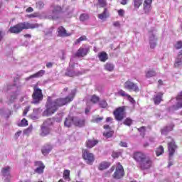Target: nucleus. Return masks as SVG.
<instances>
[{
	"mask_svg": "<svg viewBox=\"0 0 182 182\" xmlns=\"http://www.w3.org/2000/svg\"><path fill=\"white\" fill-rule=\"evenodd\" d=\"M75 95H76V90H73L70 94L65 98H58L53 100L52 97H48L46 110L43 112V116H52L53 113L58 111L59 107L65 106V105H68V103H70V102L73 100Z\"/></svg>",
	"mask_w": 182,
	"mask_h": 182,
	"instance_id": "1",
	"label": "nucleus"
},
{
	"mask_svg": "<svg viewBox=\"0 0 182 182\" xmlns=\"http://www.w3.org/2000/svg\"><path fill=\"white\" fill-rule=\"evenodd\" d=\"M36 28H39V24L23 22L10 27L9 32L10 33H21L23 29H35Z\"/></svg>",
	"mask_w": 182,
	"mask_h": 182,
	"instance_id": "2",
	"label": "nucleus"
},
{
	"mask_svg": "<svg viewBox=\"0 0 182 182\" xmlns=\"http://www.w3.org/2000/svg\"><path fill=\"white\" fill-rule=\"evenodd\" d=\"M134 159L138 163H140V166L142 170H146L151 167V160L147 158L143 152H135L134 154Z\"/></svg>",
	"mask_w": 182,
	"mask_h": 182,
	"instance_id": "3",
	"label": "nucleus"
},
{
	"mask_svg": "<svg viewBox=\"0 0 182 182\" xmlns=\"http://www.w3.org/2000/svg\"><path fill=\"white\" fill-rule=\"evenodd\" d=\"M21 87H22V84H21L19 81L16 82L13 85L7 86L8 90H11V89H14V90H16L15 92H14L9 97L8 105H11V103H14V102H15L16 97H18V95H19V90Z\"/></svg>",
	"mask_w": 182,
	"mask_h": 182,
	"instance_id": "4",
	"label": "nucleus"
},
{
	"mask_svg": "<svg viewBox=\"0 0 182 182\" xmlns=\"http://www.w3.org/2000/svg\"><path fill=\"white\" fill-rule=\"evenodd\" d=\"M168 149L169 153V161L168 167H171V166H173V161H171V160H173V156L177 149V145H176L174 140L171 139V141L168 143Z\"/></svg>",
	"mask_w": 182,
	"mask_h": 182,
	"instance_id": "5",
	"label": "nucleus"
},
{
	"mask_svg": "<svg viewBox=\"0 0 182 182\" xmlns=\"http://www.w3.org/2000/svg\"><path fill=\"white\" fill-rule=\"evenodd\" d=\"M52 15L48 16V19H59L62 15V7L60 6H51Z\"/></svg>",
	"mask_w": 182,
	"mask_h": 182,
	"instance_id": "6",
	"label": "nucleus"
},
{
	"mask_svg": "<svg viewBox=\"0 0 182 182\" xmlns=\"http://www.w3.org/2000/svg\"><path fill=\"white\" fill-rule=\"evenodd\" d=\"M124 88L126 89V90H129V92H135V93H139V92H140L139 85L132 82L130 80H128L124 83Z\"/></svg>",
	"mask_w": 182,
	"mask_h": 182,
	"instance_id": "7",
	"label": "nucleus"
},
{
	"mask_svg": "<svg viewBox=\"0 0 182 182\" xmlns=\"http://www.w3.org/2000/svg\"><path fill=\"white\" fill-rule=\"evenodd\" d=\"M113 178L116 180H120L124 177V169H123V166L120 163L117 164V166L115 169V172L112 175Z\"/></svg>",
	"mask_w": 182,
	"mask_h": 182,
	"instance_id": "8",
	"label": "nucleus"
},
{
	"mask_svg": "<svg viewBox=\"0 0 182 182\" xmlns=\"http://www.w3.org/2000/svg\"><path fill=\"white\" fill-rule=\"evenodd\" d=\"M82 157L84 160L86 161L87 164H90V166L93 164L95 156H93V154L89 152L87 149L82 151Z\"/></svg>",
	"mask_w": 182,
	"mask_h": 182,
	"instance_id": "9",
	"label": "nucleus"
},
{
	"mask_svg": "<svg viewBox=\"0 0 182 182\" xmlns=\"http://www.w3.org/2000/svg\"><path fill=\"white\" fill-rule=\"evenodd\" d=\"M33 101L32 103L33 105H36L43 99V95H42V90L40 89H36L34 90L33 94Z\"/></svg>",
	"mask_w": 182,
	"mask_h": 182,
	"instance_id": "10",
	"label": "nucleus"
},
{
	"mask_svg": "<svg viewBox=\"0 0 182 182\" xmlns=\"http://www.w3.org/2000/svg\"><path fill=\"white\" fill-rule=\"evenodd\" d=\"M1 173L4 177V182H10L11 176V166H5L1 169Z\"/></svg>",
	"mask_w": 182,
	"mask_h": 182,
	"instance_id": "11",
	"label": "nucleus"
},
{
	"mask_svg": "<svg viewBox=\"0 0 182 182\" xmlns=\"http://www.w3.org/2000/svg\"><path fill=\"white\" fill-rule=\"evenodd\" d=\"M176 105H173L169 108V112H174V110H178L182 108V92L176 97Z\"/></svg>",
	"mask_w": 182,
	"mask_h": 182,
	"instance_id": "12",
	"label": "nucleus"
},
{
	"mask_svg": "<svg viewBox=\"0 0 182 182\" xmlns=\"http://www.w3.org/2000/svg\"><path fill=\"white\" fill-rule=\"evenodd\" d=\"M34 166L36 168L34 170L35 173L37 174H43L45 171V164L41 161H37L34 162Z\"/></svg>",
	"mask_w": 182,
	"mask_h": 182,
	"instance_id": "13",
	"label": "nucleus"
},
{
	"mask_svg": "<svg viewBox=\"0 0 182 182\" xmlns=\"http://www.w3.org/2000/svg\"><path fill=\"white\" fill-rule=\"evenodd\" d=\"M114 115L115 116V119L118 121L123 120L124 117V107H121L117 108L114 112Z\"/></svg>",
	"mask_w": 182,
	"mask_h": 182,
	"instance_id": "14",
	"label": "nucleus"
},
{
	"mask_svg": "<svg viewBox=\"0 0 182 182\" xmlns=\"http://www.w3.org/2000/svg\"><path fill=\"white\" fill-rule=\"evenodd\" d=\"M149 45L151 49H154L157 46V37L153 32L149 33Z\"/></svg>",
	"mask_w": 182,
	"mask_h": 182,
	"instance_id": "15",
	"label": "nucleus"
},
{
	"mask_svg": "<svg viewBox=\"0 0 182 182\" xmlns=\"http://www.w3.org/2000/svg\"><path fill=\"white\" fill-rule=\"evenodd\" d=\"M73 69H74L73 61L70 60V68L68 69L65 75H67V76H70V77H73V76H77V75H79V73L75 72Z\"/></svg>",
	"mask_w": 182,
	"mask_h": 182,
	"instance_id": "16",
	"label": "nucleus"
},
{
	"mask_svg": "<svg viewBox=\"0 0 182 182\" xmlns=\"http://www.w3.org/2000/svg\"><path fill=\"white\" fill-rule=\"evenodd\" d=\"M151 2H153V0H144V12L146 15H149L151 11Z\"/></svg>",
	"mask_w": 182,
	"mask_h": 182,
	"instance_id": "17",
	"label": "nucleus"
},
{
	"mask_svg": "<svg viewBox=\"0 0 182 182\" xmlns=\"http://www.w3.org/2000/svg\"><path fill=\"white\" fill-rule=\"evenodd\" d=\"M89 52V48H80L75 53V56H77V58H83L87 55V53Z\"/></svg>",
	"mask_w": 182,
	"mask_h": 182,
	"instance_id": "18",
	"label": "nucleus"
},
{
	"mask_svg": "<svg viewBox=\"0 0 182 182\" xmlns=\"http://www.w3.org/2000/svg\"><path fill=\"white\" fill-rule=\"evenodd\" d=\"M74 125L77 126V127H83L85 126V119L74 117Z\"/></svg>",
	"mask_w": 182,
	"mask_h": 182,
	"instance_id": "19",
	"label": "nucleus"
},
{
	"mask_svg": "<svg viewBox=\"0 0 182 182\" xmlns=\"http://www.w3.org/2000/svg\"><path fill=\"white\" fill-rule=\"evenodd\" d=\"M109 16H110V14L109 13V10L106 8L104 9L102 13L98 14V18L101 21H106Z\"/></svg>",
	"mask_w": 182,
	"mask_h": 182,
	"instance_id": "20",
	"label": "nucleus"
},
{
	"mask_svg": "<svg viewBox=\"0 0 182 182\" xmlns=\"http://www.w3.org/2000/svg\"><path fill=\"white\" fill-rule=\"evenodd\" d=\"M72 124H75V117H68L64 122L65 127H71Z\"/></svg>",
	"mask_w": 182,
	"mask_h": 182,
	"instance_id": "21",
	"label": "nucleus"
},
{
	"mask_svg": "<svg viewBox=\"0 0 182 182\" xmlns=\"http://www.w3.org/2000/svg\"><path fill=\"white\" fill-rule=\"evenodd\" d=\"M118 95L119 96H122V97H127L128 100L131 102V103H133V102H134V100L133 99V97H132V96H130L129 94L126 93V91L123 90H119L118 91Z\"/></svg>",
	"mask_w": 182,
	"mask_h": 182,
	"instance_id": "22",
	"label": "nucleus"
},
{
	"mask_svg": "<svg viewBox=\"0 0 182 182\" xmlns=\"http://www.w3.org/2000/svg\"><path fill=\"white\" fill-rule=\"evenodd\" d=\"M153 100L154 105H159V103H161V100H163V93L159 92L155 95L153 97Z\"/></svg>",
	"mask_w": 182,
	"mask_h": 182,
	"instance_id": "23",
	"label": "nucleus"
},
{
	"mask_svg": "<svg viewBox=\"0 0 182 182\" xmlns=\"http://www.w3.org/2000/svg\"><path fill=\"white\" fill-rule=\"evenodd\" d=\"M12 114V111L11 109H0V116H3L6 119H9V116Z\"/></svg>",
	"mask_w": 182,
	"mask_h": 182,
	"instance_id": "24",
	"label": "nucleus"
},
{
	"mask_svg": "<svg viewBox=\"0 0 182 182\" xmlns=\"http://www.w3.org/2000/svg\"><path fill=\"white\" fill-rule=\"evenodd\" d=\"M182 65V50L179 51L177 58L175 61V68H178V66Z\"/></svg>",
	"mask_w": 182,
	"mask_h": 182,
	"instance_id": "25",
	"label": "nucleus"
},
{
	"mask_svg": "<svg viewBox=\"0 0 182 182\" xmlns=\"http://www.w3.org/2000/svg\"><path fill=\"white\" fill-rule=\"evenodd\" d=\"M49 133H50V127L41 125V132L40 134L41 136L45 137V136H48Z\"/></svg>",
	"mask_w": 182,
	"mask_h": 182,
	"instance_id": "26",
	"label": "nucleus"
},
{
	"mask_svg": "<svg viewBox=\"0 0 182 182\" xmlns=\"http://www.w3.org/2000/svg\"><path fill=\"white\" fill-rule=\"evenodd\" d=\"M58 33L59 36H70V33L66 32V30L65 29V28H63V26H60L58 28Z\"/></svg>",
	"mask_w": 182,
	"mask_h": 182,
	"instance_id": "27",
	"label": "nucleus"
},
{
	"mask_svg": "<svg viewBox=\"0 0 182 182\" xmlns=\"http://www.w3.org/2000/svg\"><path fill=\"white\" fill-rule=\"evenodd\" d=\"M132 5L134 6V9L137 11V9L143 5V0H132Z\"/></svg>",
	"mask_w": 182,
	"mask_h": 182,
	"instance_id": "28",
	"label": "nucleus"
},
{
	"mask_svg": "<svg viewBox=\"0 0 182 182\" xmlns=\"http://www.w3.org/2000/svg\"><path fill=\"white\" fill-rule=\"evenodd\" d=\"M43 75H45V70H41L38 73L31 75L29 77H27L26 80H29V79H33V77H41V76H43Z\"/></svg>",
	"mask_w": 182,
	"mask_h": 182,
	"instance_id": "29",
	"label": "nucleus"
},
{
	"mask_svg": "<svg viewBox=\"0 0 182 182\" xmlns=\"http://www.w3.org/2000/svg\"><path fill=\"white\" fill-rule=\"evenodd\" d=\"M51 150L52 146L46 145L42 148L41 151L44 156H46V154H49V153H50Z\"/></svg>",
	"mask_w": 182,
	"mask_h": 182,
	"instance_id": "30",
	"label": "nucleus"
},
{
	"mask_svg": "<svg viewBox=\"0 0 182 182\" xmlns=\"http://www.w3.org/2000/svg\"><path fill=\"white\" fill-rule=\"evenodd\" d=\"M98 58L101 62H106L109 59L107 53L105 52H101L98 54Z\"/></svg>",
	"mask_w": 182,
	"mask_h": 182,
	"instance_id": "31",
	"label": "nucleus"
},
{
	"mask_svg": "<svg viewBox=\"0 0 182 182\" xmlns=\"http://www.w3.org/2000/svg\"><path fill=\"white\" fill-rule=\"evenodd\" d=\"M173 127H174V125H173V124L166 126L161 130V134H167L168 133V132H171V130H173Z\"/></svg>",
	"mask_w": 182,
	"mask_h": 182,
	"instance_id": "32",
	"label": "nucleus"
},
{
	"mask_svg": "<svg viewBox=\"0 0 182 182\" xmlns=\"http://www.w3.org/2000/svg\"><path fill=\"white\" fill-rule=\"evenodd\" d=\"M110 167V163L109 162H102L100 164V166L98 167L99 170H106V168H109Z\"/></svg>",
	"mask_w": 182,
	"mask_h": 182,
	"instance_id": "33",
	"label": "nucleus"
},
{
	"mask_svg": "<svg viewBox=\"0 0 182 182\" xmlns=\"http://www.w3.org/2000/svg\"><path fill=\"white\" fill-rule=\"evenodd\" d=\"M63 178L67 181H70V171L65 169L63 172Z\"/></svg>",
	"mask_w": 182,
	"mask_h": 182,
	"instance_id": "34",
	"label": "nucleus"
},
{
	"mask_svg": "<svg viewBox=\"0 0 182 182\" xmlns=\"http://www.w3.org/2000/svg\"><path fill=\"white\" fill-rule=\"evenodd\" d=\"M97 144V141L96 140H88L86 143L87 147H88V149H92V147H95V146H96Z\"/></svg>",
	"mask_w": 182,
	"mask_h": 182,
	"instance_id": "35",
	"label": "nucleus"
},
{
	"mask_svg": "<svg viewBox=\"0 0 182 182\" xmlns=\"http://www.w3.org/2000/svg\"><path fill=\"white\" fill-rule=\"evenodd\" d=\"M52 124H53V119H47L43 124H42V126H44L46 127H50V126H52Z\"/></svg>",
	"mask_w": 182,
	"mask_h": 182,
	"instance_id": "36",
	"label": "nucleus"
},
{
	"mask_svg": "<svg viewBox=\"0 0 182 182\" xmlns=\"http://www.w3.org/2000/svg\"><path fill=\"white\" fill-rule=\"evenodd\" d=\"M105 70L112 72L114 69V65L110 63H107L105 65Z\"/></svg>",
	"mask_w": 182,
	"mask_h": 182,
	"instance_id": "37",
	"label": "nucleus"
},
{
	"mask_svg": "<svg viewBox=\"0 0 182 182\" xmlns=\"http://www.w3.org/2000/svg\"><path fill=\"white\" fill-rule=\"evenodd\" d=\"M88 99L90 100V102H92V103H97V102L100 100L99 97L95 95L89 97Z\"/></svg>",
	"mask_w": 182,
	"mask_h": 182,
	"instance_id": "38",
	"label": "nucleus"
},
{
	"mask_svg": "<svg viewBox=\"0 0 182 182\" xmlns=\"http://www.w3.org/2000/svg\"><path fill=\"white\" fill-rule=\"evenodd\" d=\"M156 71L153 70H149L146 73V77H153V76H156Z\"/></svg>",
	"mask_w": 182,
	"mask_h": 182,
	"instance_id": "39",
	"label": "nucleus"
},
{
	"mask_svg": "<svg viewBox=\"0 0 182 182\" xmlns=\"http://www.w3.org/2000/svg\"><path fill=\"white\" fill-rule=\"evenodd\" d=\"M163 153H164V148L161 146H160L159 148H157L156 151V154L157 156V157H159V156H161V154H163Z\"/></svg>",
	"mask_w": 182,
	"mask_h": 182,
	"instance_id": "40",
	"label": "nucleus"
},
{
	"mask_svg": "<svg viewBox=\"0 0 182 182\" xmlns=\"http://www.w3.org/2000/svg\"><path fill=\"white\" fill-rule=\"evenodd\" d=\"M106 5H107L106 0H98L97 6H100V8H105Z\"/></svg>",
	"mask_w": 182,
	"mask_h": 182,
	"instance_id": "41",
	"label": "nucleus"
},
{
	"mask_svg": "<svg viewBox=\"0 0 182 182\" xmlns=\"http://www.w3.org/2000/svg\"><path fill=\"white\" fill-rule=\"evenodd\" d=\"M89 19V15L87 14H82L80 16V21L81 22H85V21H87Z\"/></svg>",
	"mask_w": 182,
	"mask_h": 182,
	"instance_id": "42",
	"label": "nucleus"
},
{
	"mask_svg": "<svg viewBox=\"0 0 182 182\" xmlns=\"http://www.w3.org/2000/svg\"><path fill=\"white\" fill-rule=\"evenodd\" d=\"M36 6L37 9H43V6H45V3L42 1H38L36 4Z\"/></svg>",
	"mask_w": 182,
	"mask_h": 182,
	"instance_id": "43",
	"label": "nucleus"
},
{
	"mask_svg": "<svg viewBox=\"0 0 182 182\" xmlns=\"http://www.w3.org/2000/svg\"><path fill=\"white\" fill-rule=\"evenodd\" d=\"M86 39H87L86 36H82L75 41V45H79V43H80L83 41H86Z\"/></svg>",
	"mask_w": 182,
	"mask_h": 182,
	"instance_id": "44",
	"label": "nucleus"
},
{
	"mask_svg": "<svg viewBox=\"0 0 182 182\" xmlns=\"http://www.w3.org/2000/svg\"><path fill=\"white\" fill-rule=\"evenodd\" d=\"M99 105L102 109H106V107H107V102H106V100H101Z\"/></svg>",
	"mask_w": 182,
	"mask_h": 182,
	"instance_id": "45",
	"label": "nucleus"
},
{
	"mask_svg": "<svg viewBox=\"0 0 182 182\" xmlns=\"http://www.w3.org/2000/svg\"><path fill=\"white\" fill-rule=\"evenodd\" d=\"M20 126H21V127H25V126H28V120H26V119H22L20 123Z\"/></svg>",
	"mask_w": 182,
	"mask_h": 182,
	"instance_id": "46",
	"label": "nucleus"
},
{
	"mask_svg": "<svg viewBox=\"0 0 182 182\" xmlns=\"http://www.w3.org/2000/svg\"><path fill=\"white\" fill-rule=\"evenodd\" d=\"M112 156L114 159H117L118 157H120V156H122V153H120V152H113Z\"/></svg>",
	"mask_w": 182,
	"mask_h": 182,
	"instance_id": "47",
	"label": "nucleus"
},
{
	"mask_svg": "<svg viewBox=\"0 0 182 182\" xmlns=\"http://www.w3.org/2000/svg\"><path fill=\"white\" fill-rule=\"evenodd\" d=\"M103 134L105 137H112V136H113V131H109L108 132L104 133Z\"/></svg>",
	"mask_w": 182,
	"mask_h": 182,
	"instance_id": "48",
	"label": "nucleus"
},
{
	"mask_svg": "<svg viewBox=\"0 0 182 182\" xmlns=\"http://www.w3.org/2000/svg\"><path fill=\"white\" fill-rule=\"evenodd\" d=\"M28 18H39V13L27 15Z\"/></svg>",
	"mask_w": 182,
	"mask_h": 182,
	"instance_id": "49",
	"label": "nucleus"
},
{
	"mask_svg": "<svg viewBox=\"0 0 182 182\" xmlns=\"http://www.w3.org/2000/svg\"><path fill=\"white\" fill-rule=\"evenodd\" d=\"M175 48H176V49H181V48H182V42L181 41H178L175 44Z\"/></svg>",
	"mask_w": 182,
	"mask_h": 182,
	"instance_id": "50",
	"label": "nucleus"
},
{
	"mask_svg": "<svg viewBox=\"0 0 182 182\" xmlns=\"http://www.w3.org/2000/svg\"><path fill=\"white\" fill-rule=\"evenodd\" d=\"M124 124H126V126H130L132 124V119L127 118L124 122Z\"/></svg>",
	"mask_w": 182,
	"mask_h": 182,
	"instance_id": "51",
	"label": "nucleus"
},
{
	"mask_svg": "<svg viewBox=\"0 0 182 182\" xmlns=\"http://www.w3.org/2000/svg\"><path fill=\"white\" fill-rule=\"evenodd\" d=\"M32 132V127H29L28 129H25L23 133L24 134H29Z\"/></svg>",
	"mask_w": 182,
	"mask_h": 182,
	"instance_id": "52",
	"label": "nucleus"
},
{
	"mask_svg": "<svg viewBox=\"0 0 182 182\" xmlns=\"http://www.w3.org/2000/svg\"><path fill=\"white\" fill-rule=\"evenodd\" d=\"M89 112H90V105L87 102V107L85 108V114H89Z\"/></svg>",
	"mask_w": 182,
	"mask_h": 182,
	"instance_id": "53",
	"label": "nucleus"
},
{
	"mask_svg": "<svg viewBox=\"0 0 182 182\" xmlns=\"http://www.w3.org/2000/svg\"><path fill=\"white\" fill-rule=\"evenodd\" d=\"M103 119V117H97L94 119V122L95 123H100V122Z\"/></svg>",
	"mask_w": 182,
	"mask_h": 182,
	"instance_id": "54",
	"label": "nucleus"
},
{
	"mask_svg": "<svg viewBox=\"0 0 182 182\" xmlns=\"http://www.w3.org/2000/svg\"><path fill=\"white\" fill-rule=\"evenodd\" d=\"M29 109H31V107L28 106L24 109L23 113V116H26V114H28V112H29Z\"/></svg>",
	"mask_w": 182,
	"mask_h": 182,
	"instance_id": "55",
	"label": "nucleus"
},
{
	"mask_svg": "<svg viewBox=\"0 0 182 182\" xmlns=\"http://www.w3.org/2000/svg\"><path fill=\"white\" fill-rule=\"evenodd\" d=\"M119 16H124V10L120 9L118 11Z\"/></svg>",
	"mask_w": 182,
	"mask_h": 182,
	"instance_id": "56",
	"label": "nucleus"
},
{
	"mask_svg": "<svg viewBox=\"0 0 182 182\" xmlns=\"http://www.w3.org/2000/svg\"><path fill=\"white\" fill-rule=\"evenodd\" d=\"M22 134V131H18L15 134V139H18V137H19V136H21Z\"/></svg>",
	"mask_w": 182,
	"mask_h": 182,
	"instance_id": "57",
	"label": "nucleus"
},
{
	"mask_svg": "<svg viewBox=\"0 0 182 182\" xmlns=\"http://www.w3.org/2000/svg\"><path fill=\"white\" fill-rule=\"evenodd\" d=\"M119 146H121V147H127V143L124 141H121L119 143Z\"/></svg>",
	"mask_w": 182,
	"mask_h": 182,
	"instance_id": "58",
	"label": "nucleus"
},
{
	"mask_svg": "<svg viewBox=\"0 0 182 182\" xmlns=\"http://www.w3.org/2000/svg\"><path fill=\"white\" fill-rule=\"evenodd\" d=\"M40 112H41V108H36V109H33V113L35 114H38Z\"/></svg>",
	"mask_w": 182,
	"mask_h": 182,
	"instance_id": "59",
	"label": "nucleus"
},
{
	"mask_svg": "<svg viewBox=\"0 0 182 182\" xmlns=\"http://www.w3.org/2000/svg\"><path fill=\"white\" fill-rule=\"evenodd\" d=\"M26 12H27L28 14L31 13V12H33V8L28 7V9H26Z\"/></svg>",
	"mask_w": 182,
	"mask_h": 182,
	"instance_id": "60",
	"label": "nucleus"
},
{
	"mask_svg": "<svg viewBox=\"0 0 182 182\" xmlns=\"http://www.w3.org/2000/svg\"><path fill=\"white\" fill-rule=\"evenodd\" d=\"M113 26L116 28H119V26H120V23L119 21H115L113 23Z\"/></svg>",
	"mask_w": 182,
	"mask_h": 182,
	"instance_id": "61",
	"label": "nucleus"
},
{
	"mask_svg": "<svg viewBox=\"0 0 182 182\" xmlns=\"http://www.w3.org/2000/svg\"><path fill=\"white\" fill-rule=\"evenodd\" d=\"M138 130H139V132H140L141 133V132H145L146 127H142L138 129Z\"/></svg>",
	"mask_w": 182,
	"mask_h": 182,
	"instance_id": "62",
	"label": "nucleus"
},
{
	"mask_svg": "<svg viewBox=\"0 0 182 182\" xmlns=\"http://www.w3.org/2000/svg\"><path fill=\"white\" fill-rule=\"evenodd\" d=\"M112 120H113V118H112V117H107L106 119L107 123H109V122H112Z\"/></svg>",
	"mask_w": 182,
	"mask_h": 182,
	"instance_id": "63",
	"label": "nucleus"
},
{
	"mask_svg": "<svg viewBox=\"0 0 182 182\" xmlns=\"http://www.w3.org/2000/svg\"><path fill=\"white\" fill-rule=\"evenodd\" d=\"M46 66H47L48 68H52L53 64H52V63H48L46 64Z\"/></svg>",
	"mask_w": 182,
	"mask_h": 182,
	"instance_id": "64",
	"label": "nucleus"
}]
</instances>
